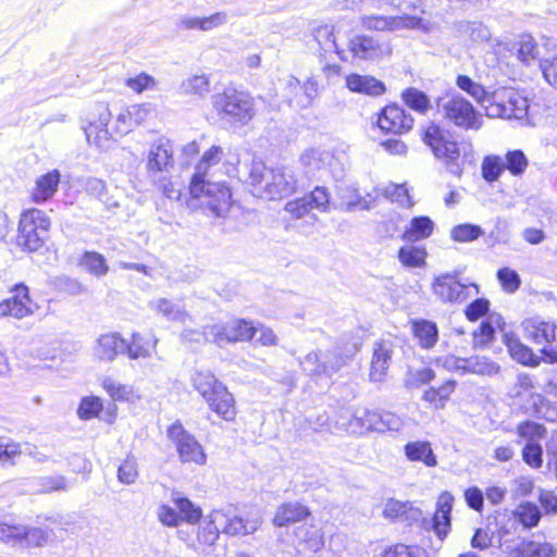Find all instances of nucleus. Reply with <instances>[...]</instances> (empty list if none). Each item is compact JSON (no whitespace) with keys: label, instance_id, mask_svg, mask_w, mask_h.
I'll list each match as a JSON object with an SVG mask.
<instances>
[{"label":"nucleus","instance_id":"obj_2","mask_svg":"<svg viewBox=\"0 0 557 557\" xmlns=\"http://www.w3.org/2000/svg\"><path fill=\"white\" fill-rule=\"evenodd\" d=\"M249 180L255 193L269 200L289 197L299 186L296 170L288 165L269 168L262 162H252Z\"/></svg>","mask_w":557,"mask_h":557},{"label":"nucleus","instance_id":"obj_63","mask_svg":"<svg viewBox=\"0 0 557 557\" xmlns=\"http://www.w3.org/2000/svg\"><path fill=\"white\" fill-rule=\"evenodd\" d=\"M497 277L507 293H513L520 287L521 281L519 274L515 270L509 268L499 269Z\"/></svg>","mask_w":557,"mask_h":557},{"label":"nucleus","instance_id":"obj_4","mask_svg":"<svg viewBox=\"0 0 557 557\" xmlns=\"http://www.w3.org/2000/svg\"><path fill=\"white\" fill-rule=\"evenodd\" d=\"M190 382L212 411L226 421L235 419L236 408L234 397L213 373L210 371L195 370L190 376Z\"/></svg>","mask_w":557,"mask_h":557},{"label":"nucleus","instance_id":"obj_37","mask_svg":"<svg viewBox=\"0 0 557 557\" xmlns=\"http://www.w3.org/2000/svg\"><path fill=\"white\" fill-rule=\"evenodd\" d=\"M173 505L177 509L180 523L196 524L202 518V510L187 497L175 495L172 498Z\"/></svg>","mask_w":557,"mask_h":557},{"label":"nucleus","instance_id":"obj_41","mask_svg":"<svg viewBox=\"0 0 557 557\" xmlns=\"http://www.w3.org/2000/svg\"><path fill=\"white\" fill-rule=\"evenodd\" d=\"M547 53H543L541 48L536 45L535 40L530 35H522L519 39L518 58L523 63H530L533 60L547 57Z\"/></svg>","mask_w":557,"mask_h":557},{"label":"nucleus","instance_id":"obj_11","mask_svg":"<svg viewBox=\"0 0 557 557\" xmlns=\"http://www.w3.org/2000/svg\"><path fill=\"white\" fill-rule=\"evenodd\" d=\"M433 294L444 304L463 302L479 294L475 284L461 283L457 273H444L432 283Z\"/></svg>","mask_w":557,"mask_h":557},{"label":"nucleus","instance_id":"obj_38","mask_svg":"<svg viewBox=\"0 0 557 557\" xmlns=\"http://www.w3.org/2000/svg\"><path fill=\"white\" fill-rule=\"evenodd\" d=\"M500 370V367L486 357L473 356L465 358L462 374L473 373L479 375L493 376Z\"/></svg>","mask_w":557,"mask_h":557},{"label":"nucleus","instance_id":"obj_22","mask_svg":"<svg viewBox=\"0 0 557 557\" xmlns=\"http://www.w3.org/2000/svg\"><path fill=\"white\" fill-rule=\"evenodd\" d=\"M14 295L0 302V315H12L23 319L33 313V304L25 285H16Z\"/></svg>","mask_w":557,"mask_h":557},{"label":"nucleus","instance_id":"obj_64","mask_svg":"<svg viewBox=\"0 0 557 557\" xmlns=\"http://www.w3.org/2000/svg\"><path fill=\"white\" fill-rule=\"evenodd\" d=\"M125 84L135 92L140 94L145 90L153 89L157 85V81L146 73H140L135 77L127 78Z\"/></svg>","mask_w":557,"mask_h":557},{"label":"nucleus","instance_id":"obj_60","mask_svg":"<svg viewBox=\"0 0 557 557\" xmlns=\"http://www.w3.org/2000/svg\"><path fill=\"white\" fill-rule=\"evenodd\" d=\"M319 94V85L315 78L309 77L304 84H301V92L299 98L296 99V104L301 108H307L311 104L312 100Z\"/></svg>","mask_w":557,"mask_h":557},{"label":"nucleus","instance_id":"obj_31","mask_svg":"<svg viewBox=\"0 0 557 557\" xmlns=\"http://www.w3.org/2000/svg\"><path fill=\"white\" fill-rule=\"evenodd\" d=\"M60 183V173L58 170L50 171L36 181V185L32 191V198L35 202L40 203L50 199Z\"/></svg>","mask_w":557,"mask_h":557},{"label":"nucleus","instance_id":"obj_57","mask_svg":"<svg viewBox=\"0 0 557 557\" xmlns=\"http://www.w3.org/2000/svg\"><path fill=\"white\" fill-rule=\"evenodd\" d=\"M102 409V403L100 398L90 396L84 397L77 409V414L82 420H90L98 416Z\"/></svg>","mask_w":557,"mask_h":557},{"label":"nucleus","instance_id":"obj_53","mask_svg":"<svg viewBox=\"0 0 557 557\" xmlns=\"http://www.w3.org/2000/svg\"><path fill=\"white\" fill-rule=\"evenodd\" d=\"M84 131L88 143L98 148H104L110 139L107 126H99L96 122H89Z\"/></svg>","mask_w":557,"mask_h":557},{"label":"nucleus","instance_id":"obj_21","mask_svg":"<svg viewBox=\"0 0 557 557\" xmlns=\"http://www.w3.org/2000/svg\"><path fill=\"white\" fill-rule=\"evenodd\" d=\"M508 557H555L557 548L549 542L520 540L513 545H505Z\"/></svg>","mask_w":557,"mask_h":557},{"label":"nucleus","instance_id":"obj_42","mask_svg":"<svg viewBox=\"0 0 557 557\" xmlns=\"http://www.w3.org/2000/svg\"><path fill=\"white\" fill-rule=\"evenodd\" d=\"M185 95H194L205 98L210 92V79L206 74L193 75L181 84Z\"/></svg>","mask_w":557,"mask_h":557},{"label":"nucleus","instance_id":"obj_55","mask_svg":"<svg viewBox=\"0 0 557 557\" xmlns=\"http://www.w3.org/2000/svg\"><path fill=\"white\" fill-rule=\"evenodd\" d=\"M459 30L473 41H486L491 37L490 29L481 22L461 23Z\"/></svg>","mask_w":557,"mask_h":557},{"label":"nucleus","instance_id":"obj_34","mask_svg":"<svg viewBox=\"0 0 557 557\" xmlns=\"http://www.w3.org/2000/svg\"><path fill=\"white\" fill-rule=\"evenodd\" d=\"M405 455L410 461L423 462L426 467H435L437 459L431 443L428 441H416L405 445Z\"/></svg>","mask_w":557,"mask_h":557},{"label":"nucleus","instance_id":"obj_40","mask_svg":"<svg viewBox=\"0 0 557 557\" xmlns=\"http://www.w3.org/2000/svg\"><path fill=\"white\" fill-rule=\"evenodd\" d=\"M456 85L484 107L493 101L485 88L467 75H458Z\"/></svg>","mask_w":557,"mask_h":557},{"label":"nucleus","instance_id":"obj_30","mask_svg":"<svg viewBox=\"0 0 557 557\" xmlns=\"http://www.w3.org/2000/svg\"><path fill=\"white\" fill-rule=\"evenodd\" d=\"M310 516V510L300 503H286L281 505L273 518L276 527H286L289 523L299 522Z\"/></svg>","mask_w":557,"mask_h":557},{"label":"nucleus","instance_id":"obj_17","mask_svg":"<svg viewBox=\"0 0 557 557\" xmlns=\"http://www.w3.org/2000/svg\"><path fill=\"white\" fill-rule=\"evenodd\" d=\"M420 20L416 16H385L379 14H362L360 25L367 30L394 32L404 28H414Z\"/></svg>","mask_w":557,"mask_h":557},{"label":"nucleus","instance_id":"obj_9","mask_svg":"<svg viewBox=\"0 0 557 557\" xmlns=\"http://www.w3.org/2000/svg\"><path fill=\"white\" fill-rule=\"evenodd\" d=\"M352 352H344L339 346L330 349H317L309 352L301 361L304 372L311 376H332L351 358Z\"/></svg>","mask_w":557,"mask_h":557},{"label":"nucleus","instance_id":"obj_47","mask_svg":"<svg viewBox=\"0 0 557 557\" xmlns=\"http://www.w3.org/2000/svg\"><path fill=\"white\" fill-rule=\"evenodd\" d=\"M379 411H371L366 408L357 409L352 414L350 425L354 428V431H374Z\"/></svg>","mask_w":557,"mask_h":557},{"label":"nucleus","instance_id":"obj_62","mask_svg":"<svg viewBox=\"0 0 557 557\" xmlns=\"http://www.w3.org/2000/svg\"><path fill=\"white\" fill-rule=\"evenodd\" d=\"M541 71L546 82L557 89V53L543 57L540 63Z\"/></svg>","mask_w":557,"mask_h":557},{"label":"nucleus","instance_id":"obj_12","mask_svg":"<svg viewBox=\"0 0 557 557\" xmlns=\"http://www.w3.org/2000/svg\"><path fill=\"white\" fill-rule=\"evenodd\" d=\"M168 437L174 443L181 462H193L203 466L207 455L196 437L184 429L181 422H175L168 429Z\"/></svg>","mask_w":557,"mask_h":557},{"label":"nucleus","instance_id":"obj_35","mask_svg":"<svg viewBox=\"0 0 557 557\" xmlns=\"http://www.w3.org/2000/svg\"><path fill=\"white\" fill-rule=\"evenodd\" d=\"M32 488L40 494L65 492L70 488V482L62 474L41 475L33 479Z\"/></svg>","mask_w":557,"mask_h":557},{"label":"nucleus","instance_id":"obj_33","mask_svg":"<svg viewBox=\"0 0 557 557\" xmlns=\"http://www.w3.org/2000/svg\"><path fill=\"white\" fill-rule=\"evenodd\" d=\"M158 338L154 336L146 338L140 333H134L132 341L126 343L124 354H127L131 359L149 358L152 351L156 350Z\"/></svg>","mask_w":557,"mask_h":557},{"label":"nucleus","instance_id":"obj_7","mask_svg":"<svg viewBox=\"0 0 557 557\" xmlns=\"http://www.w3.org/2000/svg\"><path fill=\"white\" fill-rule=\"evenodd\" d=\"M50 227V219L39 209H29L21 214L16 243L24 250L37 251L42 247Z\"/></svg>","mask_w":557,"mask_h":557},{"label":"nucleus","instance_id":"obj_28","mask_svg":"<svg viewBox=\"0 0 557 557\" xmlns=\"http://www.w3.org/2000/svg\"><path fill=\"white\" fill-rule=\"evenodd\" d=\"M126 341L116 333L101 335L95 347V355L103 361H112L119 354H124Z\"/></svg>","mask_w":557,"mask_h":557},{"label":"nucleus","instance_id":"obj_19","mask_svg":"<svg viewBox=\"0 0 557 557\" xmlns=\"http://www.w3.org/2000/svg\"><path fill=\"white\" fill-rule=\"evenodd\" d=\"M523 335L535 345H554L557 347V322L540 318L525 319L522 324Z\"/></svg>","mask_w":557,"mask_h":557},{"label":"nucleus","instance_id":"obj_56","mask_svg":"<svg viewBox=\"0 0 557 557\" xmlns=\"http://www.w3.org/2000/svg\"><path fill=\"white\" fill-rule=\"evenodd\" d=\"M435 377V373L430 368L409 370L405 380L408 388H418L423 384L431 382Z\"/></svg>","mask_w":557,"mask_h":557},{"label":"nucleus","instance_id":"obj_8","mask_svg":"<svg viewBox=\"0 0 557 557\" xmlns=\"http://www.w3.org/2000/svg\"><path fill=\"white\" fill-rule=\"evenodd\" d=\"M174 169V149L172 141L160 137L151 143L145 163L146 180L150 183H162L171 177Z\"/></svg>","mask_w":557,"mask_h":557},{"label":"nucleus","instance_id":"obj_20","mask_svg":"<svg viewBox=\"0 0 557 557\" xmlns=\"http://www.w3.org/2000/svg\"><path fill=\"white\" fill-rule=\"evenodd\" d=\"M413 119L397 104L386 106L377 119V126L387 133L403 134L412 128Z\"/></svg>","mask_w":557,"mask_h":557},{"label":"nucleus","instance_id":"obj_3","mask_svg":"<svg viewBox=\"0 0 557 557\" xmlns=\"http://www.w3.org/2000/svg\"><path fill=\"white\" fill-rule=\"evenodd\" d=\"M423 141L437 159H442L449 172L460 175L466 163L472 162V145L469 141L457 143L449 139L448 133L438 125H429Z\"/></svg>","mask_w":557,"mask_h":557},{"label":"nucleus","instance_id":"obj_49","mask_svg":"<svg viewBox=\"0 0 557 557\" xmlns=\"http://www.w3.org/2000/svg\"><path fill=\"white\" fill-rule=\"evenodd\" d=\"M484 234L481 226L470 223L459 224L450 230V238L457 243H470Z\"/></svg>","mask_w":557,"mask_h":557},{"label":"nucleus","instance_id":"obj_29","mask_svg":"<svg viewBox=\"0 0 557 557\" xmlns=\"http://www.w3.org/2000/svg\"><path fill=\"white\" fill-rule=\"evenodd\" d=\"M346 87L352 92L368 96H381L386 90L384 83L375 77L355 73L346 77Z\"/></svg>","mask_w":557,"mask_h":557},{"label":"nucleus","instance_id":"obj_16","mask_svg":"<svg viewBox=\"0 0 557 557\" xmlns=\"http://www.w3.org/2000/svg\"><path fill=\"white\" fill-rule=\"evenodd\" d=\"M255 326L246 320H232L210 325L209 336L220 346L226 343L249 341L253 337Z\"/></svg>","mask_w":557,"mask_h":557},{"label":"nucleus","instance_id":"obj_44","mask_svg":"<svg viewBox=\"0 0 557 557\" xmlns=\"http://www.w3.org/2000/svg\"><path fill=\"white\" fill-rule=\"evenodd\" d=\"M426 251L417 246H404L398 251V259L409 268H420L425 264Z\"/></svg>","mask_w":557,"mask_h":557},{"label":"nucleus","instance_id":"obj_26","mask_svg":"<svg viewBox=\"0 0 557 557\" xmlns=\"http://www.w3.org/2000/svg\"><path fill=\"white\" fill-rule=\"evenodd\" d=\"M504 343L511 358L517 362L532 368H536L541 364V357L536 356L530 347L522 344L516 335L505 334Z\"/></svg>","mask_w":557,"mask_h":557},{"label":"nucleus","instance_id":"obj_46","mask_svg":"<svg viewBox=\"0 0 557 557\" xmlns=\"http://www.w3.org/2000/svg\"><path fill=\"white\" fill-rule=\"evenodd\" d=\"M81 264L90 274L98 277L106 275L109 271L106 258L96 251H86L82 257Z\"/></svg>","mask_w":557,"mask_h":557},{"label":"nucleus","instance_id":"obj_36","mask_svg":"<svg viewBox=\"0 0 557 557\" xmlns=\"http://www.w3.org/2000/svg\"><path fill=\"white\" fill-rule=\"evenodd\" d=\"M150 308L169 321L184 323L189 318V314L180 305L166 298L152 300L150 302Z\"/></svg>","mask_w":557,"mask_h":557},{"label":"nucleus","instance_id":"obj_51","mask_svg":"<svg viewBox=\"0 0 557 557\" xmlns=\"http://www.w3.org/2000/svg\"><path fill=\"white\" fill-rule=\"evenodd\" d=\"M481 170L486 182H495L505 171V161L499 156H487L483 159Z\"/></svg>","mask_w":557,"mask_h":557},{"label":"nucleus","instance_id":"obj_23","mask_svg":"<svg viewBox=\"0 0 557 557\" xmlns=\"http://www.w3.org/2000/svg\"><path fill=\"white\" fill-rule=\"evenodd\" d=\"M295 545L299 553H318L324 547L322 529L314 524H302L296 528Z\"/></svg>","mask_w":557,"mask_h":557},{"label":"nucleus","instance_id":"obj_5","mask_svg":"<svg viewBox=\"0 0 557 557\" xmlns=\"http://www.w3.org/2000/svg\"><path fill=\"white\" fill-rule=\"evenodd\" d=\"M437 108L446 123L457 128L463 131H479L483 125L482 114L470 101L460 95H453L440 99Z\"/></svg>","mask_w":557,"mask_h":557},{"label":"nucleus","instance_id":"obj_15","mask_svg":"<svg viewBox=\"0 0 557 557\" xmlns=\"http://www.w3.org/2000/svg\"><path fill=\"white\" fill-rule=\"evenodd\" d=\"M348 50L355 59L372 62H379L392 53L387 41L370 35H356L350 38Z\"/></svg>","mask_w":557,"mask_h":557},{"label":"nucleus","instance_id":"obj_52","mask_svg":"<svg viewBox=\"0 0 557 557\" xmlns=\"http://www.w3.org/2000/svg\"><path fill=\"white\" fill-rule=\"evenodd\" d=\"M503 160L505 161V170H508L513 176H521L529 165L528 158L519 149L508 151Z\"/></svg>","mask_w":557,"mask_h":557},{"label":"nucleus","instance_id":"obj_59","mask_svg":"<svg viewBox=\"0 0 557 557\" xmlns=\"http://www.w3.org/2000/svg\"><path fill=\"white\" fill-rule=\"evenodd\" d=\"M543 448L540 443H525L522 448L523 461L533 469H539L543 463Z\"/></svg>","mask_w":557,"mask_h":557},{"label":"nucleus","instance_id":"obj_14","mask_svg":"<svg viewBox=\"0 0 557 557\" xmlns=\"http://www.w3.org/2000/svg\"><path fill=\"white\" fill-rule=\"evenodd\" d=\"M485 112L490 117L522 120L529 115V101L513 91H509L506 99L494 95L493 101L485 106Z\"/></svg>","mask_w":557,"mask_h":557},{"label":"nucleus","instance_id":"obj_45","mask_svg":"<svg viewBox=\"0 0 557 557\" xmlns=\"http://www.w3.org/2000/svg\"><path fill=\"white\" fill-rule=\"evenodd\" d=\"M517 434L525 443L537 444L546 435V429L543 424L534 421H524L517 426Z\"/></svg>","mask_w":557,"mask_h":557},{"label":"nucleus","instance_id":"obj_43","mask_svg":"<svg viewBox=\"0 0 557 557\" xmlns=\"http://www.w3.org/2000/svg\"><path fill=\"white\" fill-rule=\"evenodd\" d=\"M515 515L519 522L527 529L536 527L542 517L540 508L531 502L520 504Z\"/></svg>","mask_w":557,"mask_h":557},{"label":"nucleus","instance_id":"obj_6","mask_svg":"<svg viewBox=\"0 0 557 557\" xmlns=\"http://www.w3.org/2000/svg\"><path fill=\"white\" fill-rule=\"evenodd\" d=\"M213 107L223 120L245 125L255 116V101L251 96L238 90H226L213 97Z\"/></svg>","mask_w":557,"mask_h":557},{"label":"nucleus","instance_id":"obj_13","mask_svg":"<svg viewBox=\"0 0 557 557\" xmlns=\"http://www.w3.org/2000/svg\"><path fill=\"white\" fill-rule=\"evenodd\" d=\"M300 162L311 173L326 171L337 181L344 176V164L333 151L321 147L305 150L300 156Z\"/></svg>","mask_w":557,"mask_h":557},{"label":"nucleus","instance_id":"obj_58","mask_svg":"<svg viewBox=\"0 0 557 557\" xmlns=\"http://www.w3.org/2000/svg\"><path fill=\"white\" fill-rule=\"evenodd\" d=\"M138 478L137 462L133 457H127L117 469V479L123 484H133Z\"/></svg>","mask_w":557,"mask_h":557},{"label":"nucleus","instance_id":"obj_50","mask_svg":"<svg viewBox=\"0 0 557 557\" xmlns=\"http://www.w3.org/2000/svg\"><path fill=\"white\" fill-rule=\"evenodd\" d=\"M403 99L410 109L421 114L425 113L431 108L429 97L417 88H407L403 92Z\"/></svg>","mask_w":557,"mask_h":557},{"label":"nucleus","instance_id":"obj_32","mask_svg":"<svg viewBox=\"0 0 557 557\" xmlns=\"http://www.w3.org/2000/svg\"><path fill=\"white\" fill-rule=\"evenodd\" d=\"M434 222L425 215L411 219L403 233V239L408 243H414L429 238L434 231Z\"/></svg>","mask_w":557,"mask_h":557},{"label":"nucleus","instance_id":"obj_27","mask_svg":"<svg viewBox=\"0 0 557 557\" xmlns=\"http://www.w3.org/2000/svg\"><path fill=\"white\" fill-rule=\"evenodd\" d=\"M393 346L388 342H380L375 345L370 368V380L381 382L384 380L392 360Z\"/></svg>","mask_w":557,"mask_h":557},{"label":"nucleus","instance_id":"obj_54","mask_svg":"<svg viewBox=\"0 0 557 557\" xmlns=\"http://www.w3.org/2000/svg\"><path fill=\"white\" fill-rule=\"evenodd\" d=\"M500 320L499 315L491 314L485 321H483L478 331L474 332V344L478 346H484L494 338L495 329L493 323H498Z\"/></svg>","mask_w":557,"mask_h":557},{"label":"nucleus","instance_id":"obj_25","mask_svg":"<svg viewBox=\"0 0 557 557\" xmlns=\"http://www.w3.org/2000/svg\"><path fill=\"white\" fill-rule=\"evenodd\" d=\"M454 497L448 492L441 494L437 499L436 511L433 516V530L443 540L450 529V512Z\"/></svg>","mask_w":557,"mask_h":557},{"label":"nucleus","instance_id":"obj_24","mask_svg":"<svg viewBox=\"0 0 557 557\" xmlns=\"http://www.w3.org/2000/svg\"><path fill=\"white\" fill-rule=\"evenodd\" d=\"M222 509H214L198 522L196 540L199 546H213L222 533Z\"/></svg>","mask_w":557,"mask_h":557},{"label":"nucleus","instance_id":"obj_39","mask_svg":"<svg viewBox=\"0 0 557 557\" xmlns=\"http://www.w3.org/2000/svg\"><path fill=\"white\" fill-rule=\"evenodd\" d=\"M413 333L422 348H432L438 339L437 326L429 320L413 322Z\"/></svg>","mask_w":557,"mask_h":557},{"label":"nucleus","instance_id":"obj_18","mask_svg":"<svg viewBox=\"0 0 557 557\" xmlns=\"http://www.w3.org/2000/svg\"><path fill=\"white\" fill-rule=\"evenodd\" d=\"M222 533L228 536H244L252 534L262 524V519L258 511L249 512L243 517L232 512L231 510L222 509Z\"/></svg>","mask_w":557,"mask_h":557},{"label":"nucleus","instance_id":"obj_48","mask_svg":"<svg viewBox=\"0 0 557 557\" xmlns=\"http://www.w3.org/2000/svg\"><path fill=\"white\" fill-rule=\"evenodd\" d=\"M101 385L113 400L128 401L135 397L131 385L121 384L111 377H104Z\"/></svg>","mask_w":557,"mask_h":557},{"label":"nucleus","instance_id":"obj_10","mask_svg":"<svg viewBox=\"0 0 557 557\" xmlns=\"http://www.w3.org/2000/svg\"><path fill=\"white\" fill-rule=\"evenodd\" d=\"M51 534L52 531L49 529L0 522V541L11 546L41 547L49 542Z\"/></svg>","mask_w":557,"mask_h":557},{"label":"nucleus","instance_id":"obj_61","mask_svg":"<svg viewBox=\"0 0 557 557\" xmlns=\"http://www.w3.org/2000/svg\"><path fill=\"white\" fill-rule=\"evenodd\" d=\"M312 209L326 212L330 205V194L325 187H315L309 195H306Z\"/></svg>","mask_w":557,"mask_h":557},{"label":"nucleus","instance_id":"obj_1","mask_svg":"<svg viewBox=\"0 0 557 557\" xmlns=\"http://www.w3.org/2000/svg\"><path fill=\"white\" fill-rule=\"evenodd\" d=\"M225 157L224 149L212 145L203 151L200 160L195 166V172L190 181V195L201 200L211 212L221 216L228 211L231 207V189L223 183L212 182V171Z\"/></svg>","mask_w":557,"mask_h":557}]
</instances>
